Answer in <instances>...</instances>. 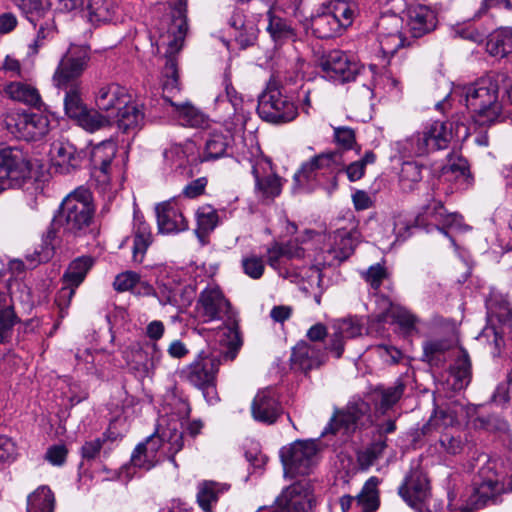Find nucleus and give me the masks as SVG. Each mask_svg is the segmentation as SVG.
<instances>
[{
  "instance_id": "f257e3e1",
  "label": "nucleus",
  "mask_w": 512,
  "mask_h": 512,
  "mask_svg": "<svg viewBox=\"0 0 512 512\" xmlns=\"http://www.w3.org/2000/svg\"><path fill=\"white\" fill-rule=\"evenodd\" d=\"M95 213L96 206L90 189L77 187L62 200L53 217L48 237L53 238L56 231H61L67 239L95 238L99 233Z\"/></svg>"
},
{
  "instance_id": "f03ea898",
  "label": "nucleus",
  "mask_w": 512,
  "mask_h": 512,
  "mask_svg": "<svg viewBox=\"0 0 512 512\" xmlns=\"http://www.w3.org/2000/svg\"><path fill=\"white\" fill-rule=\"evenodd\" d=\"M196 312L203 323L222 321L225 325L223 335L228 338V347L223 357L234 360L242 341L238 331L236 314L231 303L218 286H208L199 294Z\"/></svg>"
},
{
  "instance_id": "7ed1b4c3",
  "label": "nucleus",
  "mask_w": 512,
  "mask_h": 512,
  "mask_svg": "<svg viewBox=\"0 0 512 512\" xmlns=\"http://www.w3.org/2000/svg\"><path fill=\"white\" fill-rule=\"evenodd\" d=\"M499 77L503 76L489 75L462 89L461 97L465 106L474 121L480 125H491L501 116L502 105L498 100Z\"/></svg>"
},
{
  "instance_id": "20e7f679",
  "label": "nucleus",
  "mask_w": 512,
  "mask_h": 512,
  "mask_svg": "<svg viewBox=\"0 0 512 512\" xmlns=\"http://www.w3.org/2000/svg\"><path fill=\"white\" fill-rule=\"evenodd\" d=\"M478 461L482 460L483 465L472 480V493L469 497L472 507H462L458 512H474V509H481L489 504H495L499 496L504 492V483L497 472V463L488 458L484 453L479 454Z\"/></svg>"
},
{
  "instance_id": "39448f33",
  "label": "nucleus",
  "mask_w": 512,
  "mask_h": 512,
  "mask_svg": "<svg viewBox=\"0 0 512 512\" xmlns=\"http://www.w3.org/2000/svg\"><path fill=\"white\" fill-rule=\"evenodd\" d=\"M257 113L268 123L283 124L297 117L298 108L288 96L282 93L278 82L271 79L258 97Z\"/></svg>"
},
{
  "instance_id": "423d86ee",
  "label": "nucleus",
  "mask_w": 512,
  "mask_h": 512,
  "mask_svg": "<svg viewBox=\"0 0 512 512\" xmlns=\"http://www.w3.org/2000/svg\"><path fill=\"white\" fill-rule=\"evenodd\" d=\"M225 352L210 355L201 352L185 370L186 379L202 390L204 397L210 403L217 399L216 374L222 361H228L223 357Z\"/></svg>"
},
{
  "instance_id": "0eeeda50",
  "label": "nucleus",
  "mask_w": 512,
  "mask_h": 512,
  "mask_svg": "<svg viewBox=\"0 0 512 512\" xmlns=\"http://www.w3.org/2000/svg\"><path fill=\"white\" fill-rule=\"evenodd\" d=\"M185 11V5H183L182 1L180 0L179 7L173 14L172 24L168 29V38L171 37V39L167 41L168 50L166 51L165 55L166 62L163 74L166 80L163 83L164 91L168 89L173 90L177 88L178 70L177 61L174 56V53L178 52L181 49L188 30Z\"/></svg>"
},
{
  "instance_id": "6e6552de",
  "label": "nucleus",
  "mask_w": 512,
  "mask_h": 512,
  "mask_svg": "<svg viewBox=\"0 0 512 512\" xmlns=\"http://www.w3.org/2000/svg\"><path fill=\"white\" fill-rule=\"evenodd\" d=\"M32 166L17 147L0 150V190L21 187L30 178Z\"/></svg>"
},
{
  "instance_id": "1a4fd4ad",
  "label": "nucleus",
  "mask_w": 512,
  "mask_h": 512,
  "mask_svg": "<svg viewBox=\"0 0 512 512\" xmlns=\"http://www.w3.org/2000/svg\"><path fill=\"white\" fill-rule=\"evenodd\" d=\"M453 133V122L433 121L426 124L421 131H418L410 138V145L417 155L444 150L449 147Z\"/></svg>"
},
{
  "instance_id": "9d476101",
  "label": "nucleus",
  "mask_w": 512,
  "mask_h": 512,
  "mask_svg": "<svg viewBox=\"0 0 512 512\" xmlns=\"http://www.w3.org/2000/svg\"><path fill=\"white\" fill-rule=\"evenodd\" d=\"M90 51L87 46H71L62 57L53 76L58 88H68L75 84L81 86L80 77L87 69Z\"/></svg>"
},
{
  "instance_id": "9b49d317",
  "label": "nucleus",
  "mask_w": 512,
  "mask_h": 512,
  "mask_svg": "<svg viewBox=\"0 0 512 512\" xmlns=\"http://www.w3.org/2000/svg\"><path fill=\"white\" fill-rule=\"evenodd\" d=\"M316 444L310 440H298L280 451L286 477L308 475L315 463Z\"/></svg>"
},
{
  "instance_id": "f8f14e48",
  "label": "nucleus",
  "mask_w": 512,
  "mask_h": 512,
  "mask_svg": "<svg viewBox=\"0 0 512 512\" xmlns=\"http://www.w3.org/2000/svg\"><path fill=\"white\" fill-rule=\"evenodd\" d=\"M369 410L365 401L350 402L344 409L335 411L321 435L335 434L341 430L344 434L355 432L369 421Z\"/></svg>"
},
{
  "instance_id": "ddd939ff",
  "label": "nucleus",
  "mask_w": 512,
  "mask_h": 512,
  "mask_svg": "<svg viewBox=\"0 0 512 512\" xmlns=\"http://www.w3.org/2000/svg\"><path fill=\"white\" fill-rule=\"evenodd\" d=\"M319 66L325 77L335 82L356 81L359 76L358 65L351 62L348 56L339 50H332L323 55L319 60Z\"/></svg>"
},
{
  "instance_id": "4468645a",
  "label": "nucleus",
  "mask_w": 512,
  "mask_h": 512,
  "mask_svg": "<svg viewBox=\"0 0 512 512\" xmlns=\"http://www.w3.org/2000/svg\"><path fill=\"white\" fill-rule=\"evenodd\" d=\"M283 413L280 395L275 387L268 386L260 389L252 403L251 414L255 421L272 425Z\"/></svg>"
},
{
  "instance_id": "2eb2a0df",
  "label": "nucleus",
  "mask_w": 512,
  "mask_h": 512,
  "mask_svg": "<svg viewBox=\"0 0 512 512\" xmlns=\"http://www.w3.org/2000/svg\"><path fill=\"white\" fill-rule=\"evenodd\" d=\"M331 328L333 333L329 336V342L325 350L331 352L339 359L344 353L345 341L362 335L364 322L358 316H348L335 319L332 322Z\"/></svg>"
},
{
  "instance_id": "dca6fc26",
  "label": "nucleus",
  "mask_w": 512,
  "mask_h": 512,
  "mask_svg": "<svg viewBox=\"0 0 512 512\" xmlns=\"http://www.w3.org/2000/svg\"><path fill=\"white\" fill-rule=\"evenodd\" d=\"M162 352L156 343L141 346L135 344L125 351L127 364L142 376H150L159 366Z\"/></svg>"
},
{
  "instance_id": "f3484780",
  "label": "nucleus",
  "mask_w": 512,
  "mask_h": 512,
  "mask_svg": "<svg viewBox=\"0 0 512 512\" xmlns=\"http://www.w3.org/2000/svg\"><path fill=\"white\" fill-rule=\"evenodd\" d=\"M311 485L308 480L301 479L284 489L277 498L281 512H309Z\"/></svg>"
},
{
  "instance_id": "a211bd4d",
  "label": "nucleus",
  "mask_w": 512,
  "mask_h": 512,
  "mask_svg": "<svg viewBox=\"0 0 512 512\" xmlns=\"http://www.w3.org/2000/svg\"><path fill=\"white\" fill-rule=\"evenodd\" d=\"M290 361L294 370L308 374L327 361V354L317 344L300 341L292 349Z\"/></svg>"
},
{
  "instance_id": "6ab92c4d",
  "label": "nucleus",
  "mask_w": 512,
  "mask_h": 512,
  "mask_svg": "<svg viewBox=\"0 0 512 512\" xmlns=\"http://www.w3.org/2000/svg\"><path fill=\"white\" fill-rule=\"evenodd\" d=\"M157 226L160 233L172 234L183 232L189 224L180 207L174 201H165L155 207Z\"/></svg>"
},
{
  "instance_id": "aec40b11",
  "label": "nucleus",
  "mask_w": 512,
  "mask_h": 512,
  "mask_svg": "<svg viewBox=\"0 0 512 512\" xmlns=\"http://www.w3.org/2000/svg\"><path fill=\"white\" fill-rule=\"evenodd\" d=\"M226 133L222 131H211L205 141L202 161L216 160L227 156L228 149L234 141L233 131L238 130L230 121H225ZM242 128H239L241 130Z\"/></svg>"
},
{
  "instance_id": "412c9836",
  "label": "nucleus",
  "mask_w": 512,
  "mask_h": 512,
  "mask_svg": "<svg viewBox=\"0 0 512 512\" xmlns=\"http://www.w3.org/2000/svg\"><path fill=\"white\" fill-rule=\"evenodd\" d=\"M15 127L19 137L28 141L38 140L48 133L49 119L42 113L23 112L17 115Z\"/></svg>"
},
{
  "instance_id": "4be33fe9",
  "label": "nucleus",
  "mask_w": 512,
  "mask_h": 512,
  "mask_svg": "<svg viewBox=\"0 0 512 512\" xmlns=\"http://www.w3.org/2000/svg\"><path fill=\"white\" fill-rule=\"evenodd\" d=\"M437 14L426 5H415L408 10L407 27L413 38H420L437 26Z\"/></svg>"
},
{
  "instance_id": "5701e85b",
  "label": "nucleus",
  "mask_w": 512,
  "mask_h": 512,
  "mask_svg": "<svg viewBox=\"0 0 512 512\" xmlns=\"http://www.w3.org/2000/svg\"><path fill=\"white\" fill-rule=\"evenodd\" d=\"M162 447H165L163 435H150L145 442L136 446L131 456L133 466L150 470L158 462V453Z\"/></svg>"
},
{
  "instance_id": "b1692460",
  "label": "nucleus",
  "mask_w": 512,
  "mask_h": 512,
  "mask_svg": "<svg viewBox=\"0 0 512 512\" xmlns=\"http://www.w3.org/2000/svg\"><path fill=\"white\" fill-rule=\"evenodd\" d=\"M340 161L341 155L338 151L316 155L310 161L302 164L294 175V182L297 186L304 187L315 178L317 170L329 167L332 163L340 164Z\"/></svg>"
},
{
  "instance_id": "393cba45",
  "label": "nucleus",
  "mask_w": 512,
  "mask_h": 512,
  "mask_svg": "<svg viewBox=\"0 0 512 512\" xmlns=\"http://www.w3.org/2000/svg\"><path fill=\"white\" fill-rule=\"evenodd\" d=\"M128 101H130V95L127 89L115 83L100 87L96 94V105L106 112L119 110Z\"/></svg>"
},
{
  "instance_id": "a878e982",
  "label": "nucleus",
  "mask_w": 512,
  "mask_h": 512,
  "mask_svg": "<svg viewBox=\"0 0 512 512\" xmlns=\"http://www.w3.org/2000/svg\"><path fill=\"white\" fill-rule=\"evenodd\" d=\"M429 482L420 471H413L399 488L401 497L412 507L424 501L428 495Z\"/></svg>"
},
{
  "instance_id": "bb28decb",
  "label": "nucleus",
  "mask_w": 512,
  "mask_h": 512,
  "mask_svg": "<svg viewBox=\"0 0 512 512\" xmlns=\"http://www.w3.org/2000/svg\"><path fill=\"white\" fill-rule=\"evenodd\" d=\"M53 149L61 172L66 174L80 168L87 156L84 150H78L69 141H59L53 145Z\"/></svg>"
},
{
  "instance_id": "cd10ccee",
  "label": "nucleus",
  "mask_w": 512,
  "mask_h": 512,
  "mask_svg": "<svg viewBox=\"0 0 512 512\" xmlns=\"http://www.w3.org/2000/svg\"><path fill=\"white\" fill-rule=\"evenodd\" d=\"M359 236L360 234L356 230H337L334 236V246L328 250V253L339 262L345 261L354 253L360 242Z\"/></svg>"
},
{
  "instance_id": "c85d7f7f",
  "label": "nucleus",
  "mask_w": 512,
  "mask_h": 512,
  "mask_svg": "<svg viewBox=\"0 0 512 512\" xmlns=\"http://www.w3.org/2000/svg\"><path fill=\"white\" fill-rule=\"evenodd\" d=\"M471 380V362L466 351L461 350L454 365L450 368L447 384L452 390L460 391L468 386Z\"/></svg>"
},
{
  "instance_id": "c756f323",
  "label": "nucleus",
  "mask_w": 512,
  "mask_h": 512,
  "mask_svg": "<svg viewBox=\"0 0 512 512\" xmlns=\"http://www.w3.org/2000/svg\"><path fill=\"white\" fill-rule=\"evenodd\" d=\"M118 129L124 133L136 132L141 129L144 122V112L140 106L128 101L117 112Z\"/></svg>"
},
{
  "instance_id": "7c9ffc66",
  "label": "nucleus",
  "mask_w": 512,
  "mask_h": 512,
  "mask_svg": "<svg viewBox=\"0 0 512 512\" xmlns=\"http://www.w3.org/2000/svg\"><path fill=\"white\" fill-rule=\"evenodd\" d=\"M487 52L494 57L512 55V28L502 27L490 33L486 41Z\"/></svg>"
},
{
  "instance_id": "2f4dec72",
  "label": "nucleus",
  "mask_w": 512,
  "mask_h": 512,
  "mask_svg": "<svg viewBox=\"0 0 512 512\" xmlns=\"http://www.w3.org/2000/svg\"><path fill=\"white\" fill-rule=\"evenodd\" d=\"M133 236V260L137 263H141L148 247L152 243V232L149 224L146 223L142 217L137 215L134 217Z\"/></svg>"
},
{
  "instance_id": "473e14b6",
  "label": "nucleus",
  "mask_w": 512,
  "mask_h": 512,
  "mask_svg": "<svg viewBox=\"0 0 512 512\" xmlns=\"http://www.w3.org/2000/svg\"><path fill=\"white\" fill-rule=\"evenodd\" d=\"M230 485L216 481H203L198 485L197 502L205 512H212L214 505L219 500L220 495L227 492Z\"/></svg>"
},
{
  "instance_id": "72a5a7b5",
  "label": "nucleus",
  "mask_w": 512,
  "mask_h": 512,
  "mask_svg": "<svg viewBox=\"0 0 512 512\" xmlns=\"http://www.w3.org/2000/svg\"><path fill=\"white\" fill-rule=\"evenodd\" d=\"M4 93L13 101L21 102L23 104L39 107L41 104V97L38 90L31 84L12 81L4 87Z\"/></svg>"
},
{
  "instance_id": "f704fd0d",
  "label": "nucleus",
  "mask_w": 512,
  "mask_h": 512,
  "mask_svg": "<svg viewBox=\"0 0 512 512\" xmlns=\"http://www.w3.org/2000/svg\"><path fill=\"white\" fill-rule=\"evenodd\" d=\"M311 27L313 33L320 39L334 37L343 31L341 24L333 18L324 5L321 6L317 15L312 18Z\"/></svg>"
},
{
  "instance_id": "c9c22d12",
  "label": "nucleus",
  "mask_w": 512,
  "mask_h": 512,
  "mask_svg": "<svg viewBox=\"0 0 512 512\" xmlns=\"http://www.w3.org/2000/svg\"><path fill=\"white\" fill-rule=\"evenodd\" d=\"M117 153L115 142L108 140L96 145L90 153V161L94 169H98L104 175L110 171V165Z\"/></svg>"
},
{
  "instance_id": "e433bc0d",
  "label": "nucleus",
  "mask_w": 512,
  "mask_h": 512,
  "mask_svg": "<svg viewBox=\"0 0 512 512\" xmlns=\"http://www.w3.org/2000/svg\"><path fill=\"white\" fill-rule=\"evenodd\" d=\"M94 258L83 255L70 262L62 276V283L79 287L86 278L87 273L94 265Z\"/></svg>"
},
{
  "instance_id": "4c0bfd02",
  "label": "nucleus",
  "mask_w": 512,
  "mask_h": 512,
  "mask_svg": "<svg viewBox=\"0 0 512 512\" xmlns=\"http://www.w3.org/2000/svg\"><path fill=\"white\" fill-rule=\"evenodd\" d=\"M323 5L333 18L341 24L343 30L352 25L358 13L357 4L351 1L333 0Z\"/></svg>"
},
{
  "instance_id": "58836bf2",
  "label": "nucleus",
  "mask_w": 512,
  "mask_h": 512,
  "mask_svg": "<svg viewBox=\"0 0 512 512\" xmlns=\"http://www.w3.org/2000/svg\"><path fill=\"white\" fill-rule=\"evenodd\" d=\"M165 102H169L175 107V113L182 126L192 128H204L208 125V118L204 113L191 105H176L168 97H164Z\"/></svg>"
},
{
  "instance_id": "ea45409f",
  "label": "nucleus",
  "mask_w": 512,
  "mask_h": 512,
  "mask_svg": "<svg viewBox=\"0 0 512 512\" xmlns=\"http://www.w3.org/2000/svg\"><path fill=\"white\" fill-rule=\"evenodd\" d=\"M380 480L373 476L370 477L362 487L360 493L356 496V506L362 512H374L379 507V490Z\"/></svg>"
},
{
  "instance_id": "a19ab883",
  "label": "nucleus",
  "mask_w": 512,
  "mask_h": 512,
  "mask_svg": "<svg viewBox=\"0 0 512 512\" xmlns=\"http://www.w3.org/2000/svg\"><path fill=\"white\" fill-rule=\"evenodd\" d=\"M442 175L446 179L454 176L464 188H469L473 183L468 161L461 156H450L449 163L442 168Z\"/></svg>"
},
{
  "instance_id": "79ce46f5",
  "label": "nucleus",
  "mask_w": 512,
  "mask_h": 512,
  "mask_svg": "<svg viewBox=\"0 0 512 512\" xmlns=\"http://www.w3.org/2000/svg\"><path fill=\"white\" fill-rule=\"evenodd\" d=\"M18 7L25 14L30 23L36 26L41 20L53 17L51 5L48 1L42 0H19Z\"/></svg>"
},
{
  "instance_id": "37998d69",
  "label": "nucleus",
  "mask_w": 512,
  "mask_h": 512,
  "mask_svg": "<svg viewBox=\"0 0 512 512\" xmlns=\"http://www.w3.org/2000/svg\"><path fill=\"white\" fill-rule=\"evenodd\" d=\"M55 497L47 486H41L27 498V512H54Z\"/></svg>"
},
{
  "instance_id": "c03bdc74",
  "label": "nucleus",
  "mask_w": 512,
  "mask_h": 512,
  "mask_svg": "<svg viewBox=\"0 0 512 512\" xmlns=\"http://www.w3.org/2000/svg\"><path fill=\"white\" fill-rule=\"evenodd\" d=\"M197 228L195 233L199 239L207 237L218 225L217 210L210 205H203L196 211Z\"/></svg>"
},
{
  "instance_id": "a18cd8bd",
  "label": "nucleus",
  "mask_w": 512,
  "mask_h": 512,
  "mask_svg": "<svg viewBox=\"0 0 512 512\" xmlns=\"http://www.w3.org/2000/svg\"><path fill=\"white\" fill-rule=\"evenodd\" d=\"M405 391V384L402 380L398 379L393 386L379 387L376 389V394L379 399L377 400V407L382 413H386L391 409L402 397Z\"/></svg>"
},
{
  "instance_id": "49530a36",
  "label": "nucleus",
  "mask_w": 512,
  "mask_h": 512,
  "mask_svg": "<svg viewBox=\"0 0 512 512\" xmlns=\"http://www.w3.org/2000/svg\"><path fill=\"white\" fill-rule=\"evenodd\" d=\"M458 423V406H448L445 408H437L429 421L423 425L421 431L423 435L430 433L432 427L444 426L449 427Z\"/></svg>"
},
{
  "instance_id": "de8ad7c7",
  "label": "nucleus",
  "mask_w": 512,
  "mask_h": 512,
  "mask_svg": "<svg viewBox=\"0 0 512 512\" xmlns=\"http://www.w3.org/2000/svg\"><path fill=\"white\" fill-rule=\"evenodd\" d=\"M89 19L92 23H107L113 20L117 6L114 0H89Z\"/></svg>"
},
{
  "instance_id": "09e8293b",
  "label": "nucleus",
  "mask_w": 512,
  "mask_h": 512,
  "mask_svg": "<svg viewBox=\"0 0 512 512\" xmlns=\"http://www.w3.org/2000/svg\"><path fill=\"white\" fill-rule=\"evenodd\" d=\"M387 448V438L374 439L364 450L357 455V461L362 470L370 468L379 460Z\"/></svg>"
},
{
  "instance_id": "8fccbe9b",
  "label": "nucleus",
  "mask_w": 512,
  "mask_h": 512,
  "mask_svg": "<svg viewBox=\"0 0 512 512\" xmlns=\"http://www.w3.org/2000/svg\"><path fill=\"white\" fill-rule=\"evenodd\" d=\"M252 173L255 178L256 191L263 198H274L281 193L282 183L277 175L269 174L260 177L255 166L252 167Z\"/></svg>"
},
{
  "instance_id": "3c124183",
  "label": "nucleus",
  "mask_w": 512,
  "mask_h": 512,
  "mask_svg": "<svg viewBox=\"0 0 512 512\" xmlns=\"http://www.w3.org/2000/svg\"><path fill=\"white\" fill-rule=\"evenodd\" d=\"M65 92L64 109L66 115L76 120L87 109L81 98V86H69L68 88H60Z\"/></svg>"
},
{
  "instance_id": "603ef678",
  "label": "nucleus",
  "mask_w": 512,
  "mask_h": 512,
  "mask_svg": "<svg viewBox=\"0 0 512 512\" xmlns=\"http://www.w3.org/2000/svg\"><path fill=\"white\" fill-rule=\"evenodd\" d=\"M423 166L416 162H404L399 174L401 189L405 192L413 191L422 180Z\"/></svg>"
},
{
  "instance_id": "864d4df0",
  "label": "nucleus",
  "mask_w": 512,
  "mask_h": 512,
  "mask_svg": "<svg viewBox=\"0 0 512 512\" xmlns=\"http://www.w3.org/2000/svg\"><path fill=\"white\" fill-rule=\"evenodd\" d=\"M225 95L228 102L232 105L234 113L230 122L233 123L234 128H244L246 122V115L243 111V100L241 95L238 94L236 89L232 86L228 79L224 80Z\"/></svg>"
},
{
  "instance_id": "5fc2aeb1",
  "label": "nucleus",
  "mask_w": 512,
  "mask_h": 512,
  "mask_svg": "<svg viewBox=\"0 0 512 512\" xmlns=\"http://www.w3.org/2000/svg\"><path fill=\"white\" fill-rule=\"evenodd\" d=\"M269 24L267 27L268 32L275 41H283L294 37L293 28L287 20L273 15L268 12Z\"/></svg>"
},
{
  "instance_id": "6e6d98bb",
  "label": "nucleus",
  "mask_w": 512,
  "mask_h": 512,
  "mask_svg": "<svg viewBox=\"0 0 512 512\" xmlns=\"http://www.w3.org/2000/svg\"><path fill=\"white\" fill-rule=\"evenodd\" d=\"M179 295H180V287L174 282H161L158 285L157 290L155 291V297H157L159 303L163 306L171 305L178 306L179 305Z\"/></svg>"
},
{
  "instance_id": "4d7b16f0",
  "label": "nucleus",
  "mask_w": 512,
  "mask_h": 512,
  "mask_svg": "<svg viewBox=\"0 0 512 512\" xmlns=\"http://www.w3.org/2000/svg\"><path fill=\"white\" fill-rule=\"evenodd\" d=\"M79 126L83 129L94 132L99 130L107 125H109L110 121L106 116H103L99 112L95 110L86 109L81 116L76 119Z\"/></svg>"
},
{
  "instance_id": "13d9d810",
  "label": "nucleus",
  "mask_w": 512,
  "mask_h": 512,
  "mask_svg": "<svg viewBox=\"0 0 512 512\" xmlns=\"http://www.w3.org/2000/svg\"><path fill=\"white\" fill-rule=\"evenodd\" d=\"M19 321L13 306L0 309V344L8 342L13 333L14 325Z\"/></svg>"
},
{
  "instance_id": "bf43d9fd",
  "label": "nucleus",
  "mask_w": 512,
  "mask_h": 512,
  "mask_svg": "<svg viewBox=\"0 0 512 512\" xmlns=\"http://www.w3.org/2000/svg\"><path fill=\"white\" fill-rule=\"evenodd\" d=\"M162 435L169 460L176 464L175 455L184 447V432L174 428L169 429L168 432L164 431Z\"/></svg>"
},
{
  "instance_id": "052dcab7",
  "label": "nucleus",
  "mask_w": 512,
  "mask_h": 512,
  "mask_svg": "<svg viewBox=\"0 0 512 512\" xmlns=\"http://www.w3.org/2000/svg\"><path fill=\"white\" fill-rule=\"evenodd\" d=\"M402 27L403 19L397 14L383 15L377 23V33L383 36L403 34Z\"/></svg>"
},
{
  "instance_id": "680f3d73",
  "label": "nucleus",
  "mask_w": 512,
  "mask_h": 512,
  "mask_svg": "<svg viewBox=\"0 0 512 512\" xmlns=\"http://www.w3.org/2000/svg\"><path fill=\"white\" fill-rule=\"evenodd\" d=\"M392 320L397 323L405 333L415 329L417 318L403 307H392L389 311Z\"/></svg>"
},
{
  "instance_id": "e2e57ef3",
  "label": "nucleus",
  "mask_w": 512,
  "mask_h": 512,
  "mask_svg": "<svg viewBox=\"0 0 512 512\" xmlns=\"http://www.w3.org/2000/svg\"><path fill=\"white\" fill-rule=\"evenodd\" d=\"M449 341L445 339H433L423 345L424 357L430 363L440 360V356L450 349Z\"/></svg>"
},
{
  "instance_id": "0e129e2a",
  "label": "nucleus",
  "mask_w": 512,
  "mask_h": 512,
  "mask_svg": "<svg viewBox=\"0 0 512 512\" xmlns=\"http://www.w3.org/2000/svg\"><path fill=\"white\" fill-rule=\"evenodd\" d=\"M380 48L385 55H394L398 49L410 45L406 42L403 34H393L390 36L378 35Z\"/></svg>"
},
{
  "instance_id": "69168bd1",
  "label": "nucleus",
  "mask_w": 512,
  "mask_h": 512,
  "mask_svg": "<svg viewBox=\"0 0 512 512\" xmlns=\"http://www.w3.org/2000/svg\"><path fill=\"white\" fill-rule=\"evenodd\" d=\"M334 140L339 147V150H337L340 155L342 156V151L353 149V147L356 145V137L355 132L353 129L349 127H336L334 128ZM342 160L340 161V163Z\"/></svg>"
},
{
  "instance_id": "338daca9",
  "label": "nucleus",
  "mask_w": 512,
  "mask_h": 512,
  "mask_svg": "<svg viewBox=\"0 0 512 512\" xmlns=\"http://www.w3.org/2000/svg\"><path fill=\"white\" fill-rule=\"evenodd\" d=\"M234 40L241 49L254 44L257 39V28L254 23H248L245 27H241L233 32Z\"/></svg>"
},
{
  "instance_id": "774afa93",
  "label": "nucleus",
  "mask_w": 512,
  "mask_h": 512,
  "mask_svg": "<svg viewBox=\"0 0 512 512\" xmlns=\"http://www.w3.org/2000/svg\"><path fill=\"white\" fill-rule=\"evenodd\" d=\"M362 276L372 289L378 290L383 280L388 277V272L383 265L377 263L370 266Z\"/></svg>"
}]
</instances>
